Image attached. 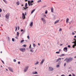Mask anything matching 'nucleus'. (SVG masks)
Wrapping results in <instances>:
<instances>
[{
    "mask_svg": "<svg viewBox=\"0 0 76 76\" xmlns=\"http://www.w3.org/2000/svg\"><path fill=\"white\" fill-rule=\"evenodd\" d=\"M73 58L70 57L69 58H66L64 60V61H66V63H70L72 61H73Z\"/></svg>",
    "mask_w": 76,
    "mask_h": 76,
    "instance_id": "obj_1",
    "label": "nucleus"
},
{
    "mask_svg": "<svg viewBox=\"0 0 76 76\" xmlns=\"http://www.w3.org/2000/svg\"><path fill=\"white\" fill-rule=\"evenodd\" d=\"M32 3H34L33 1H28V6H32V5H33V4H32Z\"/></svg>",
    "mask_w": 76,
    "mask_h": 76,
    "instance_id": "obj_2",
    "label": "nucleus"
},
{
    "mask_svg": "<svg viewBox=\"0 0 76 76\" xmlns=\"http://www.w3.org/2000/svg\"><path fill=\"white\" fill-rule=\"evenodd\" d=\"M20 51H22V52H25V50H26V49L24 48H21L19 49Z\"/></svg>",
    "mask_w": 76,
    "mask_h": 76,
    "instance_id": "obj_3",
    "label": "nucleus"
},
{
    "mask_svg": "<svg viewBox=\"0 0 76 76\" xmlns=\"http://www.w3.org/2000/svg\"><path fill=\"white\" fill-rule=\"evenodd\" d=\"M28 69H29V66H26L24 69V72H26Z\"/></svg>",
    "mask_w": 76,
    "mask_h": 76,
    "instance_id": "obj_4",
    "label": "nucleus"
},
{
    "mask_svg": "<svg viewBox=\"0 0 76 76\" xmlns=\"http://www.w3.org/2000/svg\"><path fill=\"white\" fill-rule=\"evenodd\" d=\"M25 13H22V18L23 19H25Z\"/></svg>",
    "mask_w": 76,
    "mask_h": 76,
    "instance_id": "obj_5",
    "label": "nucleus"
},
{
    "mask_svg": "<svg viewBox=\"0 0 76 76\" xmlns=\"http://www.w3.org/2000/svg\"><path fill=\"white\" fill-rule=\"evenodd\" d=\"M72 43H74V44H75L73 45L72 47L75 48V46H76V41H75V42H72Z\"/></svg>",
    "mask_w": 76,
    "mask_h": 76,
    "instance_id": "obj_6",
    "label": "nucleus"
},
{
    "mask_svg": "<svg viewBox=\"0 0 76 76\" xmlns=\"http://www.w3.org/2000/svg\"><path fill=\"white\" fill-rule=\"evenodd\" d=\"M41 20L43 22V23H46V22L45 21V20L43 18H42Z\"/></svg>",
    "mask_w": 76,
    "mask_h": 76,
    "instance_id": "obj_7",
    "label": "nucleus"
},
{
    "mask_svg": "<svg viewBox=\"0 0 76 76\" xmlns=\"http://www.w3.org/2000/svg\"><path fill=\"white\" fill-rule=\"evenodd\" d=\"M64 51H65V52H67V48H64Z\"/></svg>",
    "mask_w": 76,
    "mask_h": 76,
    "instance_id": "obj_8",
    "label": "nucleus"
},
{
    "mask_svg": "<svg viewBox=\"0 0 76 76\" xmlns=\"http://www.w3.org/2000/svg\"><path fill=\"white\" fill-rule=\"evenodd\" d=\"M9 16H10V15H9V14H7L6 15V18H7V19H9Z\"/></svg>",
    "mask_w": 76,
    "mask_h": 76,
    "instance_id": "obj_9",
    "label": "nucleus"
},
{
    "mask_svg": "<svg viewBox=\"0 0 76 76\" xmlns=\"http://www.w3.org/2000/svg\"><path fill=\"white\" fill-rule=\"evenodd\" d=\"M49 70L50 71H53L54 70V69L51 67H49Z\"/></svg>",
    "mask_w": 76,
    "mask_h": 76,
    "instance_id": "obj_10",
    "label": "nucleus"
},
{
    "mask_svg": "<svg viewBox=\"0 0 76 76\" xmlns=\"http://www.w3.org/2000/svg\"><path fill=\"white\" fill-rule=\"evenodd\" d=\"M8 68L10 71H11V72H13V69H12L10 67H8Z\"/></svg>",
    "mask_w": 76,
    "mask_h": 76,
    "instance_id": "obj_11",
    "label": "nucleus"
},
{
    "mask_svg": "<svg viewBox=\"0 0 76 76\" xmlns=\"http://www.w3.org/2000/svg\"><path fill=\"white\" fill-rule=\"evenodd\" d=\"M61 58H58V59H57L56 62H58V61L60 62V61H61Z\"/></svg>",
    "mask_w": 76,
    "mask_h": 76,
    "instance_id": "obj_12",
    "label": "nucleus"
},
{
    "mask_svg": "<svg viewBox=\"0 0 76 76\" xmlns=\"http://www.w3.org/2000/svg\"><path fill=\"white\" fill-rule=\"evenodd\" d=\"M44 61H45V59H42L41 61V63H40L41 64H43V63L44 62Z\"/></svg>",
    "mask_w": 76,
    "mask_h": 76,
    "instance_id": "obj_13",
    "label": "nucleus"
},
{
    "mask_svg": "<svg viewBox=\"0 0 76 76\" xmlns=\"http://www.w3.org/2000/svg\"><path fill=\"white\" fill-rule=\"evenodd\" d=\"M69 18H67L66 19V23H68V22H69Z\"/></svg>",
    "mask_w": 76,
    "mask_h": 76,
    "instance_id": "obj_14",
    "label": "nucleus"
},
{
    "mask_svg": "<svg viewBox=\"0 0 76 76\" xmlns=\"http://www.w3.org/2000/svg\"><path fill=\"white\" fill-rule=\"evenodd\" d=\"M27 6L28 4H27V3H26L25 5V7L26 9H28V7H27Z\"/></svg>",
    "mask_w": 76,
    "mask_h": 76,
    "instance_id": "obj_15",
    "label": "nucleus"
},
{
    "mask_svg": "<svg viewBox=\"0 0 76 76\" xmlns=\"http://www.w3.org/2000/svg\"><path fill=\"white\" fill-rule=\"evenodd\" d=\"M59 20H56L54 23L55 24H56L57 23H58V22H59Z\"/></svg>",
    "mask_w": 76,
    "mask_h": 76,
    "instance_id": "obj_16",
    "label": "nucleus"
},
{
    "mask_svg": "<svg viewBox=\"0 0 76 76\" xmlns=\"http://www.w3.org/2000/svg\"><path fill=\"white\" fill-rule=\"evenodd\" d=\"M33 26V22H31L30 24V26L31 27V26Z\"/></svg>",
    "mask_w": 76,
    "mask_h": 76,
    "instance_id": "obj_17",
    "label": "nucleus"
},
{
    "mask_svg": "<svg viewBox=\"0 0 76 76\" xmlns=\"http://www.w3.org/2000/svg\"><path fill=\"white\" fill-rule=\"evenodd\" d=\"M34 49V48H31V49L30 50V51L31 52H32V53H33L34 52V50H32Z\"/></svg>",
    "mask_w": 76,
    "mask_h": 76,
    "instance_id": "obj_18",
    "label": "nucleus"
},
{
    "mask_svg": "<svg viewBox=\"0 0 76 76\" xmlns=\"http://www.w3.org/2000/svg\"><path fill=\"white\" fill-rule=\"evenodd\" d=\"M51 12H52V13L53 12V10H54V9H53V7L51 8Z\"/></svg>",
    "mask_w": 76,
    "mask_h": 76,
    "instance_id": "obj_19",
    "label": "nucleus"
},
{
    "mask_svg": "<svg viewBox=\"0 0 76 76\" xmlns=\"http://www.w3.org/2000/svg\"><path fill=\"white\" fill-rule=\"evenodd\" d=\"M35 10V9H34L33 10L31 11V14H32V13H34V12Z\"/></svg>",
    "mask_w": 76,
    "mask_h": 76,
    "instance_id": "obj_20",
    "label": "nucleus"
},
{
    "mask_svg": "<svg viewBox=\"0 0 76 76\" xmlns=\"http://www.w3.org/2000/svg\"><path fill=\"white\" fill-rule=\"evenodd\" d=\"M33 74H38V72H36L35 73L34 72H32Z\"/></svg>",
    "mask_w": 76,
    "mask_h": 76,
    "instance_id": "obj_21",
    "label": "nucleus"
},
{
    "mask_svg": "<svg viewBox=\"0 0 76 76\" xmlns=\"http://www.w3.org/2000/svg\"><path fill=\"white\" fill-rule=\"evenodd\" d=\"M16 4L17 5H19V1H18V2H17Z\"/></svg>",
    "mask_w": 76,
    "mask_h": 76,
    "instance_id": "obj_22",
    "label": "nucleus"
},
{
    "mask_svg": "<svg viewBox=\"0 0 76 76\" xmlns=\"http://www.w3.org/2000/svg\"><path fill=\"white\" fill-rule=\"evenodd\" d=\"M19 32H17V36L18 37H19Z\"/></svg>",
    "mask_w": 76,
    "mask_h": 76,
    "instance_id": "obj_23",
    "label": "nucleus"
},
{
    "mask_svg": "<svg viewBox=\"0 0 76 76\" xmlns=\"http://www.w3.org/2000/svg\"><path fill=\"white\" fill-rule=\"evenodd\" d=\"M25 41V40H22L21 41V43H22V42H23Z\"/></svg>",
    "mask_w": 76,
    "mask_h": 76,
    "instance_id": "obj_24",
    "label": "nucleus"
},
{
    "mask_svg": "<svg viewBox=\"0 0 76 76\" xmlns=\"http://www.w3.org/2000/svg\"><path fill=\"white\" fill-rule=\"evenodd\" d=\"M33 46L34 47H36V45H35V44H33Z\"/></svg>",
    "mask_w": 76,
    "mask_h": 76,
    "instance_id": "obj_25",
    "label": "nucleus"
},
{
    "mask_svg": "<svg viewBox=\"0 0 76 76\" xmlns=\"http://www.w3.org/2000/svg\"><path fill=\"white\" fill-rule=\"evenodd\" d=\"M17 29H18V28L17 27V26H16L15 27V31H17Z\"/></svg>",
    "mask_w": 76,
    "mask_h": 76,
    "instance_id": "obj_26",
    "label": "nucleus"
},
{
    "mask_svg": "<svg viewBox=\"0 0 76 76\" xmlns=\"http://www.w3.org/2000/svg\"><path fill=\"white\" fill-rule=\"evenodd\" d=\"M3 1H4L5 3H7V2L6 1V0H3Z\"/></svg>",
    "mask_w": 76,
    "mask_h": 76,
    "instance_id": "obj_27",
    "label": "nucleus"
},
{
    "mask_svg": "<svg viewBox=\"0 0 76 76\" xmlns=\"http://www.w3.org/2000/svg\"><path fill=\"white\" fill-rule=\"evenodd\" d=\"M38 63H39V62L38 61H37V62H36V64H37Z\"/></svg>",
    "mask_w": 76,
    "mask_h": 76,
    "instance_id": "obj_28",
    "label": "nucleus"
},
{
    "mask_svg": "<svg viewBox=\"0 0 76 76\" xmlns=\"http://www.w3.org/2000/svg\"><path fill=\"white\" fill-rule=\"evenodd\" d=\"M56 54H60V52H56Z\"/></svg>",
    "mask_w": 76,
    "mask_h": 76,
    "instance_id": "obj_29",
    "label": "nucleus"
},
{
    "mask_svg": "<svg viewBox=\"0 0 76 76\" xmlns=\"http://www.w3.org/2000/svg\"><path fill=\"white\" fill-rule=\"evenodd\" d=\"M41 0H39L38 1H37V2H38V3H39V2H41Z\"/></svg>",
    "mask_w": 76,
    "mask_h": 76,
    "instance_id": "obj_30",
    "label": "nucleus"
},
{
    "mask_svg": "<svg viewBox=\"0 0 76 76\" xmlns=\"http://www.w3.org/2000/svg\"><path fill=\"white\" fill-rule=\"evenodd\" d=\"M23 46H24V47H26V45H23Z\"/></svg>",
    "mask_w": 76,
    "mask_h": 76,
    "instance_id": "obj_31",
    "label": "nucleus"
},
{
    "mask_svg": "<svg viewBox=\"0 0 76 76\" xmlns=\"http://www.w3.org/2000/svg\"><path fill=\"white\" fill-rule=\"evenodd\" d=\"M61 56H66V55L64 54H61Z\"/></svg>",
    "mask_w": 76,
    "mask_h": 76,
    "instance_id": "obj_32",
    "label": "nucleus"
},
{
    "mask_svg": "<svg viewBox=\"0 0 76 76\" xmlns=\"http://www.w3.org/2000/svg\"><path fill=\"white\" fill-rule=\"evenodd\" d=\"M12 40L13 41H15V39L13 38H12Z\"/></svg>",
    "mask_w": 76,
    "mask_h": 76,
    "instance_id": "obj_33",
    "label": "nucleus"
},
{
    "mask_svg": "<svg viewBox=\"0 0 76 76\" xmlns=\"http://www.w3.org/2000/svg\"><path fill=\"white\" fill-rule=\"evenodd\" d=\"M1 61L3 64H4V61H3L1 60Z\"/></svg>",
    "mask_w": 76,
    "mask_h": 76,
    "instance_id": "obj_34",
    "label": "nucleus"
},
{
    "mask_svg": "<svg viewBox=\"0 0 76 76\" xmlns=\"http://www.w3.org/2000/svg\"><path fill=\"white\" fill-rule=\"evenodd\" d=\"M14 62H16V60L15 59H14Z\"/></svg>",
    "mask_w": 76,
    "mask_h": 76,
    "instance_id": "obj_35",
    "label": "nucleus"
},
{
    "mask_svg": "<svg viewBox=\"0 0 76 76\" xmlns=\"http://www.w3.org/2000/svg\"><path fill=\"white\" fill-rule=\"evenodd\" d=\"M57 67H59V65H57L56 66Z\"/></svg>",
    "mask_w": 76,
    "mask_h": 76,
    "instance_id": "obj_36",
    "label": "nucleus"
},
{
    "mask_svg": "<svg viewBox=\"0 0 76 76\" xmlns=\"http://www.w3.org/2000/svg\"><path fill=\"white\" fill-rule=\"evenodd\" d=\"M62 31V29L61 28H60L59 30V31Z\"/></svg>",
    "mask_w": 76,
    "mask_h": 76,
    "instance_id": "obj_37",
    "label": "nucleus"
},
{
    "mask_svg": "<svg viewBox=\"0 0 76 76\" xmlns=\"http://www.w3.org/2000/svg\"><path fill=\"white\" fill-rule=\"evenodd\" d=\"M27 38H28V39H29V36H28L27 37Z\"/></svg>",
    "mask_w": 76,
    "mask_h": 76,
    "instance_id": "obj_38",
    "label": "nucleus"
},
{
    "mask_svg": "<svg viewBox=\"0 0 76 76\" xmlns=\"http://www.w3.org/2000/svg\"><path fill=\"white\" fill-rule=\"evenodd\" d=\"M18 30H19V26H18Z\"/></svg>",
    "mask_w": 76,
    "mask_h": 76,
    "instance_id": "obj_39",
    "label": "nucleus"
},
{
    "mask_svg": "<svg viewBox=\"0 0 76 76\" xmlns=\"http://www.w3.org/2000/svg\"><path fill=\"white\" fill-rule=\"evenodd\" d=\"M2 11V10H1V9H0V12H1Z\"/></svg>",
    "mask_w": 76,
    "mask_h": 76,
    "instance_id": "obj_40",
    "label": "nucleus"
},
{
    "mask_svg": "<svg viewBox=\"0 0 76 76\" xmlns=\"http://www.w3.org/2000/svg\"><path fill=\"white\" fill-rule=\"evenodd\" d=\"M31 48V45H30L29 46V48Z\"/></svg>",
    "mask_w": 76,
    "mask_h": 76,
    "instance_id": "obj_41",
    "label": "nucleus"
},
{
    "mask_svg": "<svg viewBox=\"0 0 76 76\" xmlns=\"http://www.w3.org/2000/svg\"><path fill=\"white\" fill-rule=\"evenodd\" d=\"M18 64H20V61H19L18 62Z\"/></svg>",
    "mask_w": 76,
    "mask_h": 76,
    "instance_id": "obj_42",
    "label": "nucleus"
},
{
    "mask_svg": "<svg viewBox=\"0 0 76 76\" xmlns=\"http://www.w3.org/2000/svg\"><path fill=\"white\" fill-rule=\"evenodd\" d=\"M68 48H70V45H68Z\"/></svg>",
    "mask_w": 76,
    "mask_h": 76,
    "instance_id": "obj_43",
    "label": "nucleus"
},
{
    "mask_svg": "<svg viewBox=\"0 0 76 76\" xmlns=\"http://www.w3.org/2000/svg\"><path fill=\"white\" fill-rule=\"evenodd\" d=\"M23 8L24 10H26V8H25V7H23Z\"/></svg>",
    "mask_w": 76,
    "mask_h": 76,
    "instance_id": "obj_44",
    "label": "nucleus"
},
{
    "mask_svg": "<svg viewBox=\"0 0 76 76\" xmlns=\"http://www.w3.org/2000/svg\"><path fill=\"white\" fill-rule=\"evenodd\" d=\"M23 31V29H21V32H22Z\"/></svg>",
    "mask_w": 76,
    "mask_h": 76,
    "instance_id": "obj_45",
    "label": "nucleus"
},
{
    "mask_svg": "<svg viewBox=\"0 0 76 76\" xmlns=\"http://www.w3.org/2000/svg\"><path fill=\"white\" fill-rule=\"evenodd\" d=\"M18 37H15V38H16V39H18Z\"/></svg>",
    "mask_w": 76,
    "mask_h": 76,
    "instance_id": "obj_46",
    "label": "nucleus"
},
{
    "mask_svg": "<svg viewBox=\"0 0 76 76\" xmlns=\"http://www.w3.org/2000/svg\"><path fill=\"white\" fill-rule=\"evenodd\" d=\"M66 63H64V66H66Z\"/></svg>",
    "mask_w": 76,
    "mask_h": 76,
    "instance_id": "obj_47",
    "label": "nucleus"
},
{
    "mask_svg": "<svg viewBox=\"0 0 76 76\" xmlns=\"http://www.w3.org/2000/svg\"><path fill=\"white\" fill-rule=\"evenodd\" d=\"M47 11H46L45 12V13L46 14H47Z\"/></svg>",
    "mask_w": 76,
    "mask_h": 76,
    "instance_id": "obj_48",
    "label": "nucleus"
},
{
    "mask_svg": "<svg viewBox=\"0 0 76 76\" xmlns=\"http://www.w3.org/2000/svg\"><path fill=\"white\" fill-rule=\"evenodd\" d=\"M72 76H75V75L74 74H73Z\"/></svg>",
    "mask_w": 76,
    "mask_h": 76,
    "instance_id": "obj_49",
    "label": "nucleus"
},
{
    "mask_svg": "<svg viewBox=\"0 0 76 76\" xmlns=\"http://www.w3.org/2000/svg\"><path fill=\"white\" fill-rule=\"evenodd\" d=\"M74 34H75V33L72 32V35H74Z\"/></svg>",
    "mask_w": 76,
    "mask_h": 76,
    "instance_id": "obj_50",
    "label": "nucleus"
},
{
    "mask_svg": "<svg viewBox=\"0 0 76 76\" xmlns=\"http://www.w3.org/2000/svg\"><path fill=\"white\" fill-rule=\"evenodd\" d=\"M59 51L60 52L61 51V49H60V50H59Z\"/></svg>",
    "mask_w": 76,
    "mask_h": 76,
    "instance_id": "obj_51",
    "label": "nucleus"
},
{
    "mask_svg": "<svg viewBox=\"0 0 76 76\" xmlns=\"http://www.w3.org/2000/svg\"><path fill=\"white\" fill-rule=\"evenodd\" d=\"M38 45H39H39H40V44H39V43H38Z\"/></svg>",
    "mask_w": 76,
    "mask_h": 76,
    "instance_id": "obj_52",
    "label": "nucleus"
},
{
    "mask_svg": "<svg viewBox=\"0 0 76 76\" xmlns=\"http://www.w3.org/2000/svg\"><path fill=\"white\" fill-rule=\"evenodd\" d=\"M60 45H61H61H63V44H61Z\"/></svg>",
    "mask_w": 76,
    "mask_h": 76,
    "instance_id": "obj_53",
    "label": "nucleus"
},
{
    "mask_svg": "<svg viewBox=\"0 0 76 76\" xmlns=\"http://www.w3.org/2000/svg\"><path fill=\"white\" fill-rule=\"evenodd\" d=\"M61 76H64V75H62Z\"/></svg>",
    "mask_w": 76,
    "mask_h": 76,
    "instance_id": "obj_54",
    "label": "nucleus"
},
{
    "mask_svg": "<svg viewBox=\"0 0 76 76\" xmlns=\"http://www.w3.org/2000/svg\"><path fill=\"white\" fill-rule=\"evenodd\" d=\"M44 16H45V17H46V15H44Z\"/></svg>",
    "mask_w": 76,
    "mask_h": 76,
    "instance_id": "obj_55",
    "label": "nucleus"
},
{
    "mask_svg": "<svg viewBox=\"0 0 76 76\" xmlns=\"http://www.w3.org/2000/svg\"><path fill=\"white\" fill-rule=\"evenodd\" d=\"M1 67H3V66H2V65H1Z\"/></svg>",
    "mask_w": 76,
    "mask_h": 76,
    "instance_id": "obj_56",
    "label": "nucleus"
},
{
    "mask_svg": "<svg viewBox=\"0 0 76 76\" xmlns=\"http://www.w3.org/2000/svg\"><path fill=\"white\" fill-rule=\"evenodd\" d=\"M25 1H28V0H25Z\"/></svg>",
    "mask_w": 76,
    "mask_h": 76,
    "instance_id": "obj_57",
    "label": "nucleus"
},
{
    "mask_svg": "<svg viewBox=\"0 0 76 76\" xmlns=\"http://www.w3.org/2000/svg\"><path fill=\"white\" fill-rule=\"evenodd\" d=\"M6 70H7V71H8V69H6Z\"/></svg>",
    "mask_w": 76,
    "mask_h": 76,
    "instance_id": "obj_58",
    "label": "nucleus"
},
{
    "mask_svg": "<svg viewBox=\"0 0 76 76\" xmlns=\"http://www.w3.org/2000/svg\"><path fill=\"white\" fill-rule=\"evenodd\" d=\"M75 38H76V36H74Z\"/></svg>",
    "mask_w": 76,
    "mask_h": 76,
    "instance_id": "obj_59",
    "label": "nucleus"
},
{
    "mask_svg": "<svg viewBox=\"0 0 76 76\" xmlns=\"http://www.w3.org/2000/svg\"><path fill=\"white\" fill-rule=\"evenodd\" d=\"M8 39H10V38H9V37H8Z\"/></svg>",
    "mask_w": 76,
    "mask_h": 76,
    "instance_id": "obj_60",
    "label": "nucleus"
},
{
    "mask_svg": "<svg viewBox=\"0 0 76 76\" xmlns=\"http://www.w3.org/2000/svg\"><path fill=\"white\" fill-rule=\"evenodd\" d=\"M74 39V40H75V41H76V39Z\"/></svg>",
    "mask_w": 76,
    "mask_h": 76,
    "instance_id": "obj_61",
    "label": "nucleus"
},
{
    "mask_svg": "<svg viewBox=\"0 0 76 76\" xmlns=\"http://www.w3.org/2000/svg\"><path fill=\"white\" fill-rule=\"evenodd\" d=\"M39 76V75H36L35 76Z\"/></svg>",
    "mask_w": 76,
    "mask_h": 76,
    "instance_id": "obj_62",
    "label": "nucleus"
},
{
    "mask_svg": "<svg viewBox=\"0 0 76 76\" xmlns=\"http://www.w3.org/2000/svg\"><path fill=\"white\" fill-rule=\"evenodd\" d=\"M1 53H2V51L1 52Z\"/></svg>",
    "mask_w": 76,
    "mask_h": 76,
    "instance_id": "obj_63",
    "label": "nucleus"
},
{
    "mask_svg": "<svg viewBox=\"0 0 76 76\" xmlns=\"http://www.w3.org/2000/svg\"><path fill=\"white\" fill-rule=\"evenodd\" d=\"M1 26H3V24H1Z\"/></svg>",
    "mask_w": 76,
    "mask_h": 76,
    "instance_id": "obj_64",
    "label": "nucleus"
}]
</instances>
